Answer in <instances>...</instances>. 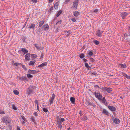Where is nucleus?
Wrapping results in <instances>:
<instances>
[{"label": "nucleus", "mask_w": 130, "mask_h": 130, "mask_svg": "<svg viewBox=\"0 0 130 130\" xmlns=\"http://www.w3.org/2000/svg\"><path fill=\"white\" fill-rule=\"evenodd\" d=\"M84 61L85 62H86L87 61V59H84Z\"/></svg>", "instance_id": "nucleus-63"}, {"label": "nucleus", "mask_w": 130, "mask_h": 130, "mask_svg": "<svg viewBox=\"0 0 130 130\" xmlns=\"http://www.w3.org/2000/svg\"><path fill=\"white\" fill-rule=\"evenodd\" d=\"M104 104L105 105V106H107V105L108 103H107V102H106Z\"/></svg>", "instance_id": "nucleus-60"}, {"label": "nucleus", "mask_w": 130, "mask_h": 130, "mask_svg": "<svg viewBox=\"0 0 130 130\" xmlns=\"http://www.w3.org/2000/svg\"><path fill=\"white\" fill-rule=\"evenodd\" d=\"M35 26V24H31L30 25V26L29 27V28H31L32 29H34V28Z\"/></svg>", "instance_id": "nucleus-22"}, {"label": "nucleus", "mask_w": 130, "mask_h": 130, "mask_svg": "<svg viewBox=\"0 0 130 130\" xmlns=\"http://www.w3.org/2000/svg\"><path fill=\"white\" fill-rule=\"evenodd\" d=\"M31 56H32V57L34 58H35L37 57V55L35 54H32Z\"/></svg>", "instance_id": "nucleus-32"}, {"label": "nucleus", "mask_w": 130, "mask_h": 130, "mask_svg": "<svg viewBox=\"0 0 130 130\" xmlns=\"http://www.w3.org/2000/svg\"><path fill=\"white\" fill-rule=\"evenodd\" d=\"M21 66L25 70H27V69L26 68V67H25V66L21 64Z\"/></svg>", "instance_id": "nucleus-38"}, {"label": "nucleus", "mask_w": 130, "mask_h": 130, "mask_svg": "<svg viewBox=\"0 0 130 130\" xmlns=\"http://www.w3.org/2000/svg\"><path fill=\"white\" fill-rule=\"evenodd\" d=\"M60 120L61 122H63L64 121V118H62Z\"/></svg>", "instance_id": "nucleus-43"}, {"label": "nucleus", "mask_w": 130, "mask_h": 130, "mask_svg": "<svg viewBox=\"0 0 130 130\" xmlns=\"http://www.w3.org/2000/svg\"><path fill=\"white\" fill-rule=\"evenodd\" d=\"M17 130H21L20 127L19 126L17 127Z\"/></svg>", "instance_id": "nucleus-58"}, {"label": "nucleus", "mask_w": 130, "mask_h": 130, "mask_svg": "<svg viewBox=\"0 0 130 130\" xmlns=\"http://www.w3.org/2000/svg\"><path fill=\"white\" fill-rule=\"evenodd\" d=\"M55 94L54 93L52 95V97L50 98L49 100L48 104L50 105L53 103V101L54 99L55 98Z\"/></svg>", "instance_id": "nucleus-3"}, {"label": "nucleus", "mask_w": 130, "mask_h": 130, "mask_svg": "<svg viewBox=\"0 0 130 130\" xmlns=\"http://www.w3.org/2000/svg\"><path fill=\"white\" fill-rule=\"evenodd\" d=\"M90 60L91 61L94 62V59L93 58H90Z\"/></svg>", "instance_id": "nucleus-50"}, {"label": "nucleus", "mask_w": 130, "mask_h": 130, "mask_svg": "<svg viewBox=\"0 0 130 130\" xmlns=\"http://www.w3.org/2000/svg\"><path fill=\"white\" fill-rule=\"evenodd\" d=\"M44 21H43L40 22L39 24V26L40 27H41L42 25L44 24Z\"/></svg>", "instance_id": "nucleus-20"}, {"label": "nucleus", "mask_w": 130, "mask_h": 130, "mask_svg": "<svg viewBox=\"0 0 130 130\" xmlns=\"http://www.w3.org/2000/svg\"><path fill=\"white\" fill-rule=\"evenodd\" d=\"M35 103L37 105H38V100H36L35 101Z\"/></svg>", "instance_id": "nucleus-45"}, {"label": "nucleus", "mask_w": 130, "mask_h": 130, "mask_svg": "<svg viewBox=\"0 0 130 130\" xmlns=\"http://www.w3.org/2000/svg\"><path fill=\"white\" fill-rule=\"evenodd\" d=\"M95 96L97 98H98V99L100 101H101L102 99V95L101 94L99 93H97L95 92Z\"/></svg>", "instance_id": "nucleus-4"}, {"label": "nucleus", "mask_w": 130, "mask_h": 130, "mask_svg": "<svg viewBox=\"0 0 130 130\" xmlns=\"http://www.w3.org/2000/svg\"><path fill=\"white\" fill-rule=\"evenodd\" d=\"M98 11V9H96L94 10H93V11H92V12L93 13H96Z\"/></svg>", "instance_id": "nucleus-40"}, {"label": "nucleus", "mask_w": 130, "mask_h": 130, "mask_svg": "<svg viewBox=\"0 0 130 130\" xmlns=\"http://www.w3.org/2000/svg\"><path fill=\"white\" fill-rule=\"evenodd\" d=\"M103 112L104 114H105L106 115H108L109 113L105 109H103Z\"/></svg>", "instance_id": "nucleus-19"}, {"label": "nucleus", "mask_w": 130, "mask_h": 130, "mask_svg": "<svg viewBox=\"0 0 130 130\" xmlns=\"http://www.w3.org/2000/svg\"><path fill=\"white\" fill-rule=\"evenodd\" d=\"M108 108L111 111H115L116 109V108L113 106H108Z\"/></svg>", "instance_id": "nucleus-12"}, {"label": "nucleus", "mask_w": 130, "mask_h": 130, "mask_svg": "<svg viewBox=\"0 0 130 130\" xmlns=\"http://www.w3.org/2000/svg\"><path fill=\"white\" fill-rule=\"evenodd\" d=\"M81 112H82L81 111H80L79 112V113L80 114V116H82L83 115L82 113Z\"/></svg>", "instance_id": "nucleus-55"}, {"label": "nucleus", "mask_w": 130, "mask_h": 130, "mask_svg": "<svg viewBox=\"0 0 130 130\" xmlns=\"http://www.w3.org/2000/svg\"><path fill=\"white\" fill-rule=\"evenodd\" d=\"M85 67H86L87 68H90V67L89 66L88 64L87 63H85Z\"/></svg>", "instance_id": "nucleus-35"}, {"label": "nucleus", "mask_w": 130, "mask_h": 130, "mask_svg": "<svg viewBox=\"0 0 130 130\" xmlns=\"http://www.w3.org/2000/svg\"><path fill=\"white\" fill-rule=\"evenodd\" d=\"M21 122L23 124H25V122H27V120H26L25 117L23 116H22L21 119Z\"/></svg>", "instance_id": "nucleus-5"}, {"label": "nucleus", "mask_w": 130, "mask_h": 130, "mask_svg": "<svg viewBox=\"0 0 130 130\" xmlns=\"http://www.w3.org/2000/svg\"><path fill=\"white\" fill-rule=\"evenodd\" d=\"M102 89L104 90L105 91H106L108 93H110L112 91L111 89L109 88H107L106 87H105V88H102Z\"/></svg>", "instance_id": "nucleus-8"}, {"label": "nucleus", "mask_w": 130, "mask_h": 130, "mask_svg": "<svg viewBox=\"0 0 130 130\" xmlns=\"http://www.w3.org/2000/svg\"><path fill=\"white\" fill-rule=\"evenodd\" d=\"M8 127L10 129L11 128V125L10 124H9L8 125Z\"/></svg>", "instance_id": "nucleus-61"}, {"label": "nucleus", "mask_w": 130, "mask_h": 130, "mask_svg": "<svg viewBox=\"0 0 130 130\" xmlns=\"http://www.w3.org/2000/svg\"><path fill=\"white\" fill-rule=\"evenodd\" d=\"M2 120L3 123L6 124H9L11 121V119L10 118L7 116L4 117L3 118Z\"/></svg>", "instance_id": "nucleus-1"}, {"label": "nucleus", "mask_w": 130, "mask_h": 130, "mask_svg": "<svg viewBox=\"0 0 130 130\" xmlns=\"http://www.w3.org/2000/svg\"><path fill=\"white\" fill-rule=\"evenodd\" d=\"M47 62H45L42 63L41 64L39 65L38 66V67H43L44 66L47 65Z\"/></svg>", "instance_id": "nucleus-16"}, {"label": "nucleus", "mask_w": 130, "mask_h": 130, "mask_svg": "<svg viewBox=\"0 0 130 130\" xmlns=\"http://www.w3.org/2000/svg\"><path fill=\"white\" fill-rule=\"evenodd\" d=\"M84 57H85V55L83 54H81L79 56V57L81 59L83 58H84Z\"/></svg>", "instance_id": "nucleus-33"}, {"label": "nucleus", "mask_w": 130, "mask_h": 130, "mask_svg": "<svg viewBox=\"0 0 130 130\" xmlns=\"http://www.w3.org/2000/svg\"><path fill=\"white\" fill-rule=\"evenodd\" d=\"M62 11L61 10H59L57 13V14L56 15V16L57 17H58L60 15V14L62 13Z\"/></svg>", "instance_id": "nucleus-28"}, {"label": "nucleus", "mask_w": 130, "mask_h": 130, "mask_svg": "<svg viewBox=\"0 0 130 130\" xmlns=\"http://www.w3.org/2000/svg\"><path fill=\"white\" fill-rule=\"evenodd\" d=\"M53 0H49V1L50 2V3L52 2Z\"/></svg>", "instance_id": "nucleus-64"}, {"label": "nucleus", "mask_w": 130, "mask_h": 130, "mask_svg": "<svg viewBox=\"0 0 130 130\" xmlns=\"http://www.w3.org/2000/svg\"><path fill=\"white\" fill-rule=\"evenodd\" d=\"M121 15L123 19H124L128 15V13L125 12L121 13Z\"/></svg>", "instance_id": "nucleus-10"}, {"label": "nucleus", "mask_w": 130, "mask_h": 130, "mask_svg": "<svg viewBox=\"0 0 130 130\" xmlns=\"http://www.w3.org/2000/svg\"><path fill=\"white\" fill-rule=\"evenodd\" d=\"M13 92L14 94L17 95H18L19 94V91L16 90H14Z\"/></svg>", "instance_id": "nucleus-26"}, {"label": "nucleus", "mask_w": 130, "mask_h": 130, "mask_svg": "<svg viewBox=\"0 0 130 130\" xmlns=\"http://www.w3.org/2000/svg\"><path fill=\"white\" fill-rule=\"evenodd\" d=\"M62 122L59 119H57V124L58 125V126H59V125H61V123Z\"/></svg>", "instance_id": "nucleus-25"}, {"label": "nucleus", "mask_w": 130, "mask_h": 130, "mask_svg": "<svg viewBox=\"0 0 130 130\" xmlns=\"http://www.w3.org/2000/svg\"><path fill=\"white\" fill-rule=\"evenodd\" d=\"M12 108L14 110H17V109L14 105L13 106Z\"/></svg>", "instance_id": "nucleus-42"}, {"label": "nucleus", "mask_w": 130, "mask_h": 130, "mask_svg": "<svg viewBox=\"0 0 130 130\" xmlns=\"http://www.w3.org/2000/svg\"><path fill=\"white\" fill-rule=\"evenodd\" d=\"M21 51L24 53V55L28 52V50L25 48H22Z\"/></svg>", "instance_id": "nucleus-14"}, {"label": "nucleus", "mask_w": 130, "mask_h": 130, "mask_svg": "<svg viewBox=\"0 0 130 130\" xmlns=\"http://www.w3.org/2000/svg\"><path fill=\"white\" fill-rule=\"evenodd\" d=\"M31 121L33 122L34 123L35 122V119L33 117H31L30 118Z\"/></svg>", "instance_id": "nucleus-41"}, {"label": "nucleus", "mask_w": 130, "mask_h": 130, "mask_svg": "<svg viewBox=\"0 0 130 130\" xmlns=\"http://www.w3.org/2000/svg\"><path fill=\"white\" fill-rule=\"evenodd\" d=\"M34 45L38 50H40V47L39 46H37V44H34Z\"/></svg>", "instance_id": "nucleus-29"}, {"label": "nucleus", "mask_w": 130, "mask_h": 130, "mask_svg": "<svg viewBox=\"0 0 130 130\" xmlns=\"http://www.w3.org/2000/svg\"><path fill=\"white\" fill-rule=\"evenodd\" d=\"M61 23V21H59L57 22V23H56V25H57L58 24H60Z\"/></svg>", "instance_id": "nucleus-44"}, {"label": "nucleus", "mask_w": 130, "mask_h": 130, "mask_svg": "<svg viewBox=\"0 0 130 130\" xmlns=\"http://www.w3.org/2000/svg\"><path fill=\"white\" fill-rule=\"evenodd\" d=\"M43 110L44 112H47L48 111V110L45 108H43Z\"/></svg>", "instance_id": "nucleus-39"}, {"label": "nucleus", "mask_w": 130, "mask_h": 130, "mask_svg": "<svg viewBox=\"0 0 130 130\" xmlns=\"http://www.w3.org/2000/svg\"><path fill=\"white\" fill-rule=\"evenodd\" d=\"M112 121L116 124H119L120 122V121L117 118H114L112 117Z\"/></svg>", "instance_id": "nucleus-9"}, {"label": "nucleus", "mask_w": 130, "mask_h": 130, "mask_svg": "<svg viewBox=\"0 0 130 130\" xmlns=\"http://www.w3.org/2000/svg\"><path fill=\"white\" fill-rule=\"evenodd\" d=\"M88 53L90 56H92L93 54V53L92 51H90L89 53Z\"/></svg>", "instance_id": "nucleus-37"}, {"label": "nucleus", "mask_w": 130, "mask_h": 130, "mask_svg": "<svg viewBox=\"0 0 130 130\" xmlns=\"http://www.w3.org/2000/svg\"><path fill=\"white\" fill-rule=\"evenodd\" d=\"M92 106H93L94 107H95L96 106V105L95 104H92Z\"/></svg>", "instance_id": "nucleus-62"}, {"label": "nucleus", "mask_w": 130, "mask_h": 130, "mask_svg": "<svg viewBox=\"0 0 130 130\" xmlns=\"http://www.w3.org/2000/svg\"><path fill=\"white\" fill-rule=\"evenodd\" d=\"M34 86L32 85H30L27 89V93L28 95L32 94L34 93Z\"/></svg>", "instance_id": "nucleus-2"}, {"label": "nucleus", "mask_w": 130, "mask_h": 130, "mask_svg": "<svg viewBox=\"0 0 130 130\" xmlns=\"http://www.w3.org/2000/svg\"><path fill=\"white\" fill-rule=\"evenodd\" d=\"M58 4L57 3H55L54 4V8L56 9H57L58 8Z\"/></svg>", "instance_id": "nucleus-23"}, {"label": "nucleus", "mask_w": 130, "mask_h": 130, "mask_svg": "<svg viewBox=\"0 0 130 130\" xmlns=\"http://www.w3.org/2000/svg\"><path fill=\"white\" fill-rule=\"evenodd\" d=\"M34 115L36 116H37L38 115L37 114V112H35L34 113Z\"/></svg>", "instance_id": "nucleus-56"}, {"label": "nucleus", "mask_w": 130, "mask_h": 130, "mask_svg": "<svg viewBox=\"0 0 130 130\" xmlns=\"http://www.w3.org/2000/svg\"><path fill=\"white\" fill-rule=\"evenodd\" d=\"M28 72L30 74H35L37 73V71L35 70H32L29 69Z\"/></svg>", "instance_id": "nucleus-15"}, {"label": "nucleus", "mask_w": 130, "mask_h": 130, "mask_svg": "<svg viewBox=\"0 0 130 130\" xmlns=\"http://www.w3.org/2000/svg\"><path fill=\"white\" fill-rule=\"evenodd\" d=\"M125 77L127 78L130 79V76H129L126 75L125 76Z\"/></svg>", "instance_id": "nucleus-47"}, {"label": "nucleus", "mask_w": 130, "mask_h": 130, "mask_svg": "<svg viewBox=\"0 0 130 130\" xmlns=\"http://www.w3.org/2000/svg\"><path fill=\"white\" fill-rule=\"evenodd\" d=\"M121 67L122 68H125L126 67V66L125 64H120Z\"/></svg>", "instance_id": "nucleus-27"}, {"label": "nucleus", "mask_w": 130, "mask_h": 130, "mask_svg": "<svg viewBox=\"0 0 130 130\" xmlns=\"http://www.w3.org/2000/svg\"><path fill=\"white\" fill-rule=\"evenodd\" d=\"M32 2L34 3H36L37 2V0H31Z\"/></svg>", "instance_id": "nucleus-53"}, {"label": "nucleus", "mask_w": 130, "mask_h": 130, "mask_svg": "<svg viewBox=\"0 0 130 130\" xmlns=\"http://www.w3.org/2000/svg\"><path fill=\"white\" fill-rule=\"evenodd\" d=\"M53 7H51L50 9L48 11L49 12L50 11H52L53 10Z\"/></svg>", "instance_id": "nucleus-48"}, {"label": "nucleus", "mask_w": 130, "mask_h": 130, "mask_svg": "<svg viewBox=\"0 0 130 130\" xmlns=\"http://www.w3.org/2000/svg\"><path fill=\"white\" fill-rule=\"evenodd\" d=\"M20 79L22 80H26L27 79L26 77L22 76L20 78Z\"/></svg>", "instance_id": "nucleus-31"}, {"label": "nucleus", "mask_w": 130, "mask_h": 130, "mask_svg": "<svg viewBox=\"0 0 130 130\" xmlns=\"http://www.w3.org/2000/svg\"><path fill=\"white\" fill-rule=\"evenodd\" d=\"M83 119L84 120H86L87 119V118L86 117H85L83 118Z\"/></svg>", "instance_id": "nucleus-52"}, {"label": "nucleus", "mask_w": 130, "mask_h": 130, "mask_svg": "<svg viewBox=\"0 0 130 130\" xmlns=\"http://www.w3.org/2000/svg\"><path fill=\"white\" fill-rule=\"evenodd\" d=\"M93 42L96 45H98L99 44V42L97 40H94Z\"/></svg>", "instance_id": "nucleus-24"}, {"label": "nucleus", "mask_w": 130, "mask_h": 130, "mask_svg": "<svg viewBox=\"0 0 130 130\" xmlns=\"http://www.w3.org/2000/svg\"><path fill=\"white\" fill-rule=\"evenodd\" d=\"M61 129V128L62 127V125H59V126H58Z\"/></svg>", "instance_id": "nucleus-59"}, {"label": "nucleus", "mask_w": 130, "mask_h": 130, "mask_svg": "<svg viewBox=\"0 0 130 130\" xmlns=\"http://www.w3.org/2000/svg\"><path fill=\"white\" fill-rule=\"evenodd\" d=\"M103 33V31H101L100 29H98L97 31L96 35L98 37H101L102 36V34Z\"/></svg>", "instance_id": "nucleus-13"}, {"label": "nucleus", "mask_w": 130, "mask_h": 130, "mask_svg": "<svg viewBox=\"0 0 130 130\" xmlns=\"http://www.w3.org/2000/svg\"><path fill=\"white\" fill-rule=\"evenodd\" d=\"M71 20L73 22H75L76 21V19L74 18L71 19Z\"/></svg>", "instance_id": "nucleus-46"}, {"label": "nucleus", "mask_w": 130, "mask_h": 130, "mask_svg": "<svg viewBox=\"0 0 130 130\" xmlns=\"http://www.w3.org/2000/svg\"><path fill=\"white\" fill-rule=\"evenodd\" d=\"M101 100L102 101V102L103 104H104L106 102V100L105 97H104Z\"/></svg>", "instance_id": "nucleus-30"}, {"label": "nucleus", "mask_w": 130, "mask_h": 130, "mask_svg": "<svg viewBox=\"0 0 130 130\" xmlns=\"http://www.w3.org/2000/svg\"><path fill=\"white\" fill-rule=\"evenodd\" d=\"M37 110H38L39 111V105H37Z\"/></svg>", "instance_id": "nucleus-57"}, {"label": "nucleus", "mask_w": 130, "mask_h": 130, "mask_svg": "<svg viewBox=\"0 0 130 130\" xmlns=\"http://www.w3.org/2000/svg\"><path fill=\"white\" fill-rule=\"evenodd\" d=\"M78 0H76L74 1L73 2V8H75L76 9H77V6L78 4Z\"/></svg>", "instance_id": "nucleus-6"}, {"label": "nucleus", "mask_w": 130, "mask_h": 130, "mask_svg": "<svg viewBox=\"0 0 130 130\" xmlns=\"http://www.w3.org/2000/svg\"><path fill=\"white\" fill-rule=\"evenodd\" d=\"M70 0H66L65 2V4H67Z\"/></svg>", "instance_id": "nucleus-54"}, {"label": "nucleus", "mask_w": 130, "mask_h": 130, "mask_svg": "<svg viewBox=\"0 0 130 130\" xmlns=\"http://www.w3.org/2000/svg\"><path fill=\"white\" fill-rule=\"evenodd\" d=\"M27 76L28 78H30L32 77V75L30 74H27Z\"/></svg>", "instance_id": "nucleus-34"}, {"label": "nucleus", "mask_w": 130, "mask_h": 130, "mask_svg": "<svg viewBox=\"0 0 130 130\" xmlns=\"http://www.w3.org/2000/svg\"><path fill=\"white\" fill-rule=\"evenodd\" d=\"M25 59L26 60L29 61L30 59V54L29 53L26 54L25 56Z\"/></svg>", "instance_id": "nucleus-11"}, {"label": "nucleus", "mask_w": 130, "mask_h": 130, "mask_svg": "<svg viewBox=\"0 0 130 130\" xmlns=\"http://www.w3.org/2000/svg\"><path fill=\"white\" fill-rule=\"evenodd\" d=\"M4 114V112L3 111H0V114Z\"/></svg>", "instance_id": "nucleus-49"}, {"label": "nucleus", "mask_w": 130, "mask_h": 130, "mask_svg": "<svg viewBox=\"0 0 130 130\" xmlns=\"http://www.w3.org/2000/svg\"><path fill=\"white\" fill-rule=\"evenodd\" d=\"M73 13V15L75 17L78 16L79 14V12L77 11H75Z\"/></svg>", "instance_id": "nucleus-17"}, {"label": "nucleus", "mask_w": 130, "mask_h": 130, "mask_svg": "<svg viewBox=\"0 0 130 130\" xmlns=\"http://www.w3.org/2000/svg\"><path fill=\"white\" fill-rule=\"evenodd\" d=\"M20 64H21V63H17V62H16V63H13V65H15V66H19V65H20Z\"/></svg>", "instance_id": "nucleus-36"}, {"label": "nucleus", "mask_w": 130, "mask_h": 130, "mask_svg": "<svg viewBox=\"0 0 130 130\" xmlns=\"http://www.w3.org/2000/svg\"><path fill=\"white\" fill-rule=\"evenodd\" d=\"M41 28L44 30H47L49 29V26L47 24H44L43 25Z\"/></svg>", "instance_id": "nucleus-7"}, {"label": "nucleus", "mask_w": 130, "mask_h": 130, "mask_svg": "<svg viewBox=\"0 0 130 130\" xmlns=\"http://www.w3.org/2000/svg\"><path fill=\"white\" fill-rule=\"evenodd\" d=\"M87 104L88 105H90L92 104V103L90 102L89 101H88L87 102Z\"/></svg>", "instance_id": "nucleus-51"}, {"label": "nucleus", "mask_w": 130, "mask_h": 130, "mask_svg": "<svg viewBox=\"0 0 130 130\" xmlns=\"http://www.w3.org/2000/svg\"><path fill=\"white\" fill-rule=\"evenodd\" d=\"M70 100L72 104H74L75 101V98L73 97H71L70 98Z\"/></svg>", "instance_id": "nucleus-18"}, {"label": "nucleus", "mask_w": 130, "mask_h": 130, "mask_svg": "<svg viewBox=\"0 0 130 130\" xmlns=\"http://www.w3.org/2000/svg\"><path fill=\"white\" fill-rule=\"evenodd\" d=\"M35 61H30L29 63V65L30 66L33 65L35 63Z\"/></svg>", "instance_id": "nucleus-21"}]
</instances>
